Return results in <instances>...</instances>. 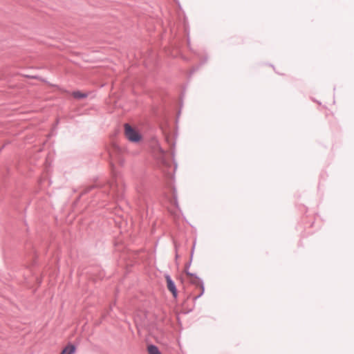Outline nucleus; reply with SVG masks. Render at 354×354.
<instances>
[{
    "label": "nucleus",
    "mask_w": 354,
    "mask_h": 354,
    "mask_svg": "<svg viewBox=\"0 0 354 354\" xmlns=\"http://www.w3.org/2000/svg\"><path fill=\"white\" fill-rule=\"evenodd\" d=\"M148 352L149 354H160L158 348L153 345H150L148 346Z\"/></svg>",
    "instance_id": "obj_5"
},
{
    "label": "nucleus",
    "mask_w": 354,
    "mask_h": 354,
    "mask_svg": "<svg viewBox=\"0 0 354 354\" xmlns=\"http://www.w3.org/2000/svg\"><path fill=\"white\" fill-rule=\"evenodd\" d=\"M75 351V347L73 345H68L60 354H73Z\"/></svg>",
    "instance_id": "obj_4"
},
{
    "label": "nucleus",
    "mask_w": 354,
    "mask_h": 354,
    "mask_svg": "<svg viewBox=\"0 0 354 354\" xmlns=\"http://www.w3.org/2000/svg\"><path fill=\"white\" fill-rule=\"evenodd\" d=\"M124 129H125V135L129 140L133 141V142H138L140 140V136L129 124H126L124 125Z\"/></svg>",
    "instance_id": "obj_1"
},
{
    "label": "nucleus",
    "mask_w": 354,
    "mask_h": 354,
    "mask_svg": "<svg viewBox=\"0 0 354 354\" xmlns=\"http://www.w3.org/2000/svg\"><path fill=\"white\" fill-rule=\"evenodd\" d=\"M159 153H160V156H157V158L160 159L162 162H164V160L162 159V155H163V153H164L163 150L160 149Z\"/></svg>",
    "instance_id": "obj_7"
},
{
    "label": "nucleus",
    "mask_w": 354,
    "mask_h": 354,
    "mask_svg": "<svg viewBox=\"0 0 354 354\" xmlns=\"http://www.w3.org/2000/svg\"><path fill=\"white\" fill-rule=\"evenodd\" d=\"M73 96L77 99L84 98L87 96L86 93H83L80 91H75L73 93Z\"/></svg>",
    "instance_id": "obj_6"
},
{
    "label": "nucleus",
    "mask_w": 354,
    "mask_h": 354,
    "mask_svg": "<svg viewBox=\"0 0 354 354\" xmlns=\"http://www.w3.org/2000/svg\"><path fill=\"white\" fill-rule=\"evenodd\" d=\"M166 281L168 290L172 293L174 297H176L177 296V291L174 283L169 276L166 277Z\"/></svg>",
    "instance_id": "obj_3"
},
{
    "label": "nucleus",
    "mask_w": 354,
    "mask_h": 354,
    "mask_svg": "<svg viewBox=\"0 0 354 354\" xmlns=\"http://www.w3.org/2000/svg\"><path fill=\"white\" fill-rule=\"evenodd\" d=\"M183 280L187 281L191 283L198 286L200 285L199 278L194 274L189 272L186 268L183 276Z\"/></svg>",
    "instance_id": "obj_2"
}]
</instances>
